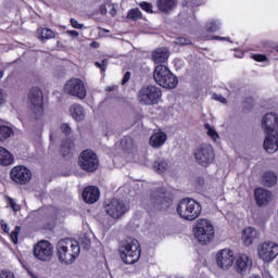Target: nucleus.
I'll use <instances>...</instances> for the list:
<instances>
[{
  "instance_id": "obj_53",
  "label": "nucleus",
  "mask_w": 278,
  "mask_h": 278,
  "mask_svg": "<svg viewBox=\"0 0 278 278\" xmlns=\"http://www.w3.org/2000/svg\"><path fill=\"white\" fill-rule=\"evenodd\" d=\"M105 90L106 92H112L114 90V87H106Z\"/></svg>"
},
{
  "instance_id": "obj_50",
  "label": "nucleus",
  "mask_w": 278,
  "mask_h": 278,
  "mask_svg": "<svg viewBox=\"0 0 278 278\" xmlns=\"http://www.w3.org/2000/svg\"><path fill=\"white\" fill-rule=\"evenodd\" d=\"M215 40H229V37H220V36H215Z\"/></svg>"
},
{
  "instance_id": "obj_28",
  "label": "nucleus",
  "mask_w": 278,
  "mask_h": 278,
  "mask_svg": "<svg viewBox=\"0 0 278 278\" xmlns=\"http://www.w3.org/2000/svg\"><path fill=\"white\" fill-rule=\"evenodd\" d=\"M177 3V0H156V8L160 10V12H170L173 8H175V4Z\"/></svg>"
},
{
  "instance_id": "obj_17",
  "label": "nucleus",
  "mask_w": 278,
  "mask_h": 278,
  "mask_svg": "<svg viewBox=\"0 0 278 278\" xmlns=\"http://www.w3.org/2000/svg\"><path fill=\"white\" fill-rule=\"evenodd\" d=\"M235 257L231 250L224 249L216 254V264L222 270H229L233 266Z\"/></svg>"
},
{
  "instance_id": "obj_3",
  "label": "nucleus",
  "mask_w": 278,
  "mask_h": 278,
  "mask_svg": "<svg viewBox=\"0 0 278 278\" xmlns=\"http://www.w3.org/2000/svg\"><path fill=\"white\" fill-rule=\"evenodd\" d=\"M118 253L124 264L132 265L139 262L140 255H142V249L138 239L127 238L121 241Z\"/></svg>"
},
{
  "instance_id": "obj_49",
  "label": "nucleus",
  "mask_w": 278,
  "mask_h": 278,
  "mask_svg": "<svg viewBox=\"0 0 278 278\" xmlns=\"http://www.w3.org/2000/svg\"><path fill=\"white\" fill-rule=\"evenodd\" d=\"M243 55H244V52L242 51H236L235 53V58H243Z\"/></svg>"
},
{
  "instance_id": "obj_39",
  "label": "nucleus",
  "mask_w": 278,
  "mask_h": 278,
  "mask_svg": "<svg viewBox=\"0 0 278 278\" xmlns=\"http://www.w3.org/2000/svg\"><path fill=\"white\" fill-rule=\"evenodd\" d=\"M139 7L141 8V10H143V12H147L148 14H153V4L149 2H141Z\"/></svg>"
},
{
  "instance_id": "obj_55",
  "label": "nucleus",
  "mask_w": 278,
  "mask_h": 278,
  "mask_svg": "<svg viewBox=\"0 0 278 278\" xmlns=\"http://www.w3.org/2000/svg\"><path fill=\"white\" fill-rule=\"evenodd\" d=\"M220 102H222V103H227V99L222 98V99H220Z\"/></svg>"
},
{
  "instance_id": "obj_52",
  "label": "nucleus",
  "mask_w": 278,
  "mask_h": 278,
  "mask_svg": "<svg viewBox=\"0 0 278 278\" xmlns=\"http://www.w3.org/2000/svg\"><path fill=\"white\" fill-rule=\"evenodd\" d=\"M90 47H93V49H99V42L92 41V42L90 43Z\"/></svg>"
},
{
  "instance_id": "obj_44",
  "label": "nucleus",
  "mask_w": 278,
  "mask_h": 278,
  "mask_svg": "<svg viewBox=\"0 0 278 278\" xmlns=\"http://www.w3.org/2000/svg\"><path fill=\"white\" fill-rule=\"evenodd\" d=\"M8 99V93L3 89L0 88V105H3Z\"/></svg>"
},
{
  "instance_id": "obj_36",
  "label": "nucleus",
  "mask_w": 278,
  "mask_h": 278,
  "mask_svg": "<svg viewBox=\"0 0 278 278\" xmlns=\"http://www.w3.org/2000/svg\"><path fill=\"white\" fill-rule=\"evenodd\" d=\"M108 64H110V62L108 61V59H103V60L101 61V63H100V62H94V66H96L97 68H100L102 75H105V71H108Z\"/></svg>"
},
{
  "instance_id": "obj_41",
  "label": "nucleus",
  "mask_w": 278,
  "mask_h": 278,
  "mask_svg": "<svg viewBox=\"0 0 278 278\" xmlns=\"http://www.w3.org/2000/svg\"><path fill=\"white\" fill-rule=\"evenodd\" d=\"M176 45H179V46L192 45V41L186 37H177Z\"/></svg>"
},
{
  "instance_id": "obj_34",
  "label": "nucleus",
  "mask_w": 278,
  "mask_h": 278,
  "mask_svg": "<svg viewBox=\"0 0 278 278\" xmlns=\"http://www.w3.org/2000/svg\"><path fill=\"white\" fill-rule=\"evenodd\" d=\"M204 127L207 129V136L212 139V141L217 142L220 136L218 135L216 129H214L210 124H204Z\"/></svg>"
},
{
  "instance_id": "obj_38",
  "label": "nucleus",
  "mask_w": 278,
  "mask_h": 278,
  "mask_svg": "<svg viewBox=\"0 0 278 278\" xmlns=\"http://www.w3.org/2000/svg\"><path fill=\"white\" fill-rule=\"evenodd\" d=\"M18 233H21V226H15V229L11 232L13 244H18Z\"/></svg>"
},
{
  "instance_id": "obj_32",
  "label": "nucleus",
  "mask_w": 278,
  "mask_h": 278,
  "mask_svg": "<svg viewBox=\"0 0 278 278\" xmlns=\"http://www.w3.org/2000/svg\"><path fill=\"white\" fill-rule=\"evenodd\" d=\"M51 38H55V33L51 28H41L39 40H51Z\"/></svg>"
},
{
  "instance_id": "obj_54",
  "label": "nucleus",
  "mask_w": 278,
  "mask_h": 278,
  "mask_svg": "<svg viewBox=\"0 0 278 278\" xmlns=\"http://www.w3.org/2000/svg\"><path fill=\"white\" fill-rule=\"evenodd\" d=\"M101 14H108V9L103 8V10L101 11Z\"/></svg>"
},
{
  "instance_id": "obj_2",
  "label": "nucleus",
  "mask_w": 278,
  "mask_h": 278,
  "mask_svg": "<svg viewBox=\"0 0 278 278\" xmlns=\"http://www.w3.org/2000/svg\"><path fill=\"white\" fill-rule=\"evenodd\" d=\"M80 251L79 242L68 238L61 239L56 243V257L61 264H66L67 266L75 264Z\"/></svg>"
},
{
  "instance_id": "obj_31",
  "label": "nucleus",
  "mask_w": 278,
  "mask_h": 278,
  "mask_svg": "<svg viewBox=\"0 0 278 278\" xmlns=\"http://www.w3.org/2000/svg\"><path fill=\"white\" fill-rule=\"evenodd\" d=\"M153 168L159 175H164L168 170V163L166 161H156L153 163Z\"/></svg>"
},
{
  "instance_id": "obj_35",
  "label": "nucleus",
  "mask_w": 278,
  "mask_h": 278,
  "mask_svg": "<svg viewBox=\"0 0 278 278\" xmlns=\"http://www.w3.org/2000/svg\"><path fill=\"white\" fill-rule=\"evenodd\" d=\"M5 201L13 212H21V205L16 204L14 199L10 198V195L5 197Z\"/></svg>"
},
{
  "instance_id": "obj_27",
  "label": "nucleus",
  "mask_w": 278,
  "mask_h": 278,
  "mask_svg": "<svg viewBox=\"0 0 278 278\" xmlns=\"http://www.w3.org/2000/svg\"><path fill=\"white\" fill-rule=\"evenodd\" d=\"M262 184L266 188H273L277 185V174L274 172H265L262 176Z\"/></svg>"
},
{
  "instance_id": "obj_48",
  "label": "nucleus",
  "mask_w": 278,
  "mask_h": 278,
  "mask_svg": "<svg viewBox=\"0 0 278 278\" xmlns=\"http://www.w3.org/2000/svg\"><path fill=\"white\" fill-rule=\"evenodd\" d=\"M90 244H91V242H90V239H85V245H84V249H90Z\"/></svg>"
},
{
  "instance_id": "obj_14",
  "label": "nucleus",
  "mask_w": 278,
  "mask_h": 278,
  "mask_svg": "<svg viewBox=\"0 0 278 278\" xmlns=\"http://www.w3.org/2000/svg\"><path fill=\"white\" fill-rule=\"evenodd\" d=\"M194 157L200 166H210L216 154H214V147L212 144L203 143L194 151Z\"/></svg>"
},
{
  "instance_id": "obj_29",
  "label": "nucleus",
  "mask_w": 278,
  "mask_h": 278,
  "mask_svg": "<svg viewBox=\"0 0 278 278\" xmlns=\"http://www.w3.org/2000/svg\"><path fill=\"white\" fill-rule=\"evenodd\" d=\"M121 147L123 151H134L136 149V143L134 142V138L130 136H125L121 140Z\"/></svg>"
},
{
  "instance_id": "obj_15",
  "label": "nucleus",
  "mask_w": 278,
  "mask_h": 278,
  "mask_svg": "<svg viewBox=\"0 0 278 278\" xmlns=\"http://www.w3.org/2000/svg\"><path fill=\"white\" fill-rule=\"evenodd\" d=\"M33 253L40 262H51L53 257V245L48 240H41L35 244Z\"/></svg>"
},
{
  "instance_id": "obj_10",
  "label": "nucleus",
  "mask_w": 278,
  "mask_h": 278,
  "mask_svg": "<svg viewBox=\"0 0 278 278\" xmlns=\"http://www.w3.org/2000/svg\"><path fill=\"white\" fill-rule=\"evenodd\" d=\"M78 166L85 173H96L99 170V157L92 150H84L78 159Z\"/></svg>"
},
{
  "instance_id": "obj_26",
  "label": "nucleus",
  "mask_w": 278,
  "mask_h": 278,
  "mask_svg": "<svg viewBox=\"0 0 278 278\" xmlns=\"http://www.w3.org/2000/svg\"><path fill=\"white\" fill-rule=\"evenodd\" d=\"M14 164V155L8 149L0 147V166L8 167Z\"/></svg>"
},
{
  "instance_id": "obj_19",
  "label": "nucleus",
  "mask_w": 278,
  "mask_h": 278,
  "mask_svg": "<svg viewBox=\"0 0 278 278\" xmlns=\"http://www.w3.org/2000/svg\"><path fill=\"white\" fill-rule=\"evenodd\" d=\"M101 197V191L97 186L86 187L83 191V200L85 203L92 205V203H97Z\"/></svg>"
},
{
  "instance_id": "obj_13",
  "label": "nucleus",
  "mask_w": 278,
  "mask_h": 278,
  "mask_svg": "<svg viewBox=\"0 0 278 278\" xmlns=\"http://www.w3.org/2000/svg\"><path fill=\"white\" fill-rule=\"evenodd\" d=\"M65 94L70 97H76L77 99H86L88 91L86 90V84L81 78H71L68 79L63 88Z\"/></svg>"
},
{
  "instance_id": "obj_42",
  "label": "nucleus",
  "mask_w": 278,
  "mask_h": 278,
  "mask_svg": "<svg viewBox=\"0 0 278 278\" xmlns=\"http://www.w3.org/2000/svg\"><path fill=\"white\" fill-rule=\"evenodd\" d=\"M61 131H62V134H64L65 136H71V134H72V129H71V126L68 125V124H66V123H63V124H61Z\"/></svg>"
},
{
  "instance_id": "obj_21",
  "label": "nucleus",
  "mask_w": 278,
  "mask_h": 278,
  "mask_svg": "<svg viewBox=\"0 0 278 278\" xmlns=\"http://www.w3.org/2000/svg\"><path fill=\"white\" fill-rule=\"evenodd\" d=\"M166 140H168V136L164 131H157L151 135L149 144L153 149H160V147H164V144H166Z\"/></svg>"
},
{
  "instance_id": "obj_40",
  "label": "nucleus",
  "mask_w": 278,
  "mask_h": 278,
  "mask_svg": "<svg viewBox=\"0 0 278 278\" xmlns=\"http://www.w3.org/2000/svg\"><path fill=\"white\" fill-rule=\"evenodd\" d=\"M252 60H254V62H268V56H266V54H252L251 55Z\"/></svg>"
},
{
  "instance_id": "obj_9",
  "label": "nucleus",
  "mask_w": 278,
  "mask_h": 278,
  "mask_svg": "<svg viewBox=\"0 0 278 278\" xmlns=\"http://www.w3.org/2000/svg\"><path fill=\"white\" fill-rule=\"evenodd\" d=\"M28 101L35 118H42L45 116V97L42 96V90L38 87H33L28 93Z\"/></svg>"
},
{
  "instance_id": "obj_23",
  "label": "nucleus",
  "mask_w": 278,
  "mask_h": 278,
  "mask_svg": "<svg viewBox=\"0 0 278 278\" xmlns=\"http://www.w3.org/2000/svg\"><path fill=\"white\" fill-rule=\"evenodd\" d=\"M73 149L75 143L71 139H63L61 142L60 153L62 157H73Z\"/></svg>"
},
{
  "instance_id": "obj_1",
  "label": "nucleus",
  "mask_w": 278,
  "mask_h": 278,
  "mask_svg": "<svg viewBox=\"0 0 278 278\" xmlns=\"http://www.w3.org/2000/svg\"><path fill=\"white\" fill-rule=\"evenodd\" d=\"M262 128L265 132L263 147L267 153L278 151V115L266 113L262 118Z\"/></svg>"
},
{
  "instance_id": "obj_25",
  "label": "nucleus",
  "mask_w": 278,
  "mask_h": 278,
  "mask_svg": "<svg viewBox=\"0 0 278 278\" xmlns=\"http://www.w3.org/2000/svg\"><path fill=\"white\" fill-rule=\"evenodd\" d=\"M169 54L167 50L159 48L152 52V60L154 64H164L168 62Z\"/></svg>"
},
{
  "instance_id": "obj_37",
  "label": "nucleus",
  "mask_w": 278,
  "mask_h": 278,
  "mask_svg": "<svg viewBox=\"0 0 278 278\" xmlns=\"http://www.w3.org/2000/svg\"><path fill=\"white\" fill-rule=\"evenodd\" d=\"M218 29H220V26H218L216 22H208L206 24V31H208L210 34H214L218 31Z\"/></svg>"
},
{
  "instance_id": "obj_33",
  "label": "nucleus",
  "mask_w": 278,
  "mask_h": 278,
  "mask_svg": "<svg viewBox=\"0 0 278 278\" xmlns=\"http://www.w3.org/2000/svg\"><path fill=\"white\" fill-rule=\"evenodd\" d=\"M127 18L130 21H140L142 18V12L138 8L130 9L127 13Z\"/></svg>"
},
{
  "instance_id": "obj_43",
  "label": "nucleus",
  "mask_w": 278,
  "mask_h": 278,
  "mask_svg": "<svg viewBox=\"0 0 278 278\" xmlns=\"http://www.w3.org/2000/svg\"><path fill=\"white\" fill-rule=\"evenodd\" d=\"M71 25L74 29H84V24H79V22L75 18H71Z\"/></svg>"
},
{
  "instance_id": "obj_5",
  "label": "nucleus",
  "mask_w": 278,
  "mask_h": 278,
  "mask_svg": "<svg viewBox=\"0 0 278 278\" xmlns=\"http://www.w3.org/2000/svg\"><path fill=\"white\" fill-rule=\"evenodd\" d=\"M154 81L161 86L162 88H167V90H173L177 88V84H179V79L177 76L170 72V70L163 64H159L155 66L153 72Z\"/></svg>"
},
{
  "instance_id": "obj_6",
  "label": "nucleus",
  "mask_w": 278,
  "mask_h": 278,
  "mask_svg": "<svg viewBox=\"0 0 278 278\" xmlns=\"http://www.w3.org/2000/svg\"><path fill=\"white\" fill-rule=\"evenodd\" d=\"M137 99L142 105H157L162 100V89L155 85H146L139 89Z\"/></svg>"
},
{
  "instance_id": "obj_24",
  "label": "nucleus",
  "mask_w": 278,
  "mask_h": 278,
  "mask_svg": "<svg viewBox=\"0 0 278 278\" xmlns=\"http://www.w3.org/2000/svg\"><path fill=\"white\" fill-rule=\"evenodd\" d=\"M70 113L72 118H74V121H77L78 123H81V121L86 118V110H84V106H81V104H73L70 109Z\"/></svg>"
},
{
  "instance_id": "obj_20",
  "label": "nucleus",
  "mask_w": 278,
  "mask_h": 278,
  "mask_svg": "<svg viewBox=\"0 0 278 278\" xmlns=\"http://www.w3.org/2000/svg\"><path fill=\"white\" fill-rule=\"evenodd\" d=\"M254 199H255L256 205H258V207L268 205V203H270V201H273V192L268 191V189L257 188L254 191Z\"/></svg>"
},
{
  "instance_id": "obj_16",
  "label": "nucleus",
  "mask_w": 278,
  "mask_h": 278,
  "mask_svg": "<svg viewBox=\"0 0 278 278\" xmlns=\"http://www.w3.org/2000/svg\"><path fill=\"white\" fill-rule=\"evenodd\" d=\"M278 256V244L273 241H265L258 248V257L263 262H273Z\"/></svg>"
},
{
  "instance_id": "obj_45",
  "label": "nucleus",
  "mask_w": 278,
  "mask_h": 278,
  "mask_svg": "<svg viewBox=\"0 0 278 278\" xmlns=\"http://www.w3.org/2000/svg\"><path fill=\"white\" fill-rule=\"evenodd\" d=\"M0 278H15V277H14V274L8 270H2L0 271Z\"/></svg>"
},
{
  "instance_id": "obj_22",
  "label": "nucleus",
  "mask_w": 278,
  "mask_h": 278,
  "mask_svg": "<svg viewBox=\"0 0 278 278\" xmlns=\"http://www.w3.org/2000/svg\"><path fill=\"white\" fill-rule=\"evenodd\" d=\"M257 230L253 227H247L243 229L241 240L245 247H251L255 238H257Z\"/></svg>"
},
{
  "instance_id": "obj_56",
  "label": "nucleus",
  "mask_w": 278,
  "mask_h": 278,
  "mask_svg": "<svg viewBox=\"0 0 278 278\" xmlns=\"http://www.w3.org/2000/svg\"><path fill=\"white\" fill-rule=\"evenodd\" d=\"M3 75H4V72L0 71V79H2Z\"/></svg>"
},
{
  "instance_id": "obj_57",
  "label": "nucleus",
  "mask_w": 278,
  "mask_h": 278,
  "mask_svg": "<svg viewBox=\"0 0 278 278\" xmlns=\"http://www.w3.org/2000/svg\"><path fill=\"white\" fill-rule=\"evenodd\" d=\"M247 101H251V103L253 102V98H248Z\"/></svg>"
},
{
  "instance_id": "obj_11",
  "label": "nucleus",
  "mask_w": 278,
  "mask_h": 278,
  "mask_svg": "<svg viewBox=\"0 0 278 278\" xmlns=\"http://www.w3.org/2000/svg\"><path fill=\"white\" fill-rule=\"evenodd\" d=\"M104 212L108 214V216L116 220L118 218H123L126 212H129V205L125 204L123 200L113 198L105 202Z\"/></svg>"
},
{
  "instance_id": "obj_30",
  "label": "nucleus",
  "mask_w": 278,
  "mask_h": 278,
  "mask_svg": "<svg viewBox=\"0 0 278 278\" xmlns=\"http://www.w3.org/2000/svg\"><path fill=\"white\" fill-rule=\"evenodd\" d=\"M14 134L12 127L0 124V142H5Z\"/></svg>"
},
{
  "instance_id": "obj_4",
  "label": "nucleus",
  "mask_w": 278,
  "mask_h": 278,
  "mask_svg": "<svg viewBox=\"0 0 278 278\" xmlns=\"http://www.w3.org/2000/svg\"><path fill=\"white\" fill-rule=\"evenodd\" d=\"M176 212L182 220H197L201 216V203L194 199L185 198L178 203Z\"/></svg>"
},
{
  "instance_id": "obj_7",
  "label": "nucleus",
  "mask_w": 278,
  "mask_h": 278,
  "mask_svg": "<svg viewBox=\"0 0 278 278\" xmlns=\"http://www.w3.org/2000/svg\"><path fill=\"white\" fill-rule=\"evenodd\" d=\"M215 233L216 230H214L212 222L203 218L198 219L194 236L200 244H210L214 240Z\"/></svg>"
},
{
  "instance_id": "obj_51",
  "label": "nucleus",
  "mask_w": 278,
  "mask_h": 278,
  "mask_svg": "<svg viewBox=\"0 0 278 278\" xmlns=\"http://www.w3.org/2000/svg\"><path fill=\"white\" fill-rule=\"evenodd\" d=\"M71 36H74L75 38H77V36H79V33L77 30H70Z\"/></svg>"
},
{
  "instance_id": "obj_8",
  "label": "nucleus",
  "mask_w": 278,
  "mask_h": 278,
  "mask_svg": "<svg viewBox=\"0 0 278 278\" xmlns=\"http://www.w3.org/2000/svg\"><path fill=\"white\" fill-rule=\"evenodd\" d=\"M152 203L154 205V210L159 212H166L170 205H173V201H175V197L170 191H166L164 188H159L151 193Z\"/></svg>"
},
{
  "instance_id": "obj_12",
  "label": "nucleus",
  "mask_w": 278,
  "mask_h": 278,
  "mask_svg": "<svg viewBox=\"0 0 278 278\" xmlns=\"http://www.w3.org/2000/svg\"><path fill=\"white\" fill-rule=\"evenodd\" d=\"M9 177L17 186H27L31 181V169L25 165H15L11 168Z\"/></svg>"
},
{
  "instance_id": "obj_47",
  "label": "nucleus",
  "mask_w": 278,
  "mask_h": 278,
  "mask_svg": "<svg viewBox=\"0 0 278 278\" xmlns=\"http://www.w3.org/2000/svg\"><path fill=\"white\" fill-rule=\"evenodd\" d=\"M0 226L2 231H4V233H10V226H8L7 223H4L3 220L0 222Z\"/></svg>"
},
{
  "instance_id": "obj_46",
  "label": "nucleus",
  "mask_w": 278,
  "mask_h": 278,
  "mask_svg": "<svg viewBox=\"0 0 278 278\" xmlns=\"http://www.w3.org/2000/svg\"><path fill=\"white\" fill-rule=\"evenodd\" d=\"M129 79H131V72H126L122 79V86H125Z\"/></svg>"
},
{
  "instance_id": "obj_18",
  "label": "nucleus",
  "mask_w": 278,
  "mask_h": 278,
  "mask_svg": "<svg viewBox=\"0 0 278 278\" xmlns=\"http://www.w3.org/2000/svg\"><path fill=\"white\" fill-rule=\"evenodd\" d=\"M251 266H253V260L249 255L240 253L235 257V270L239 275H244Z\"/></svg>"
}]
</instances>
